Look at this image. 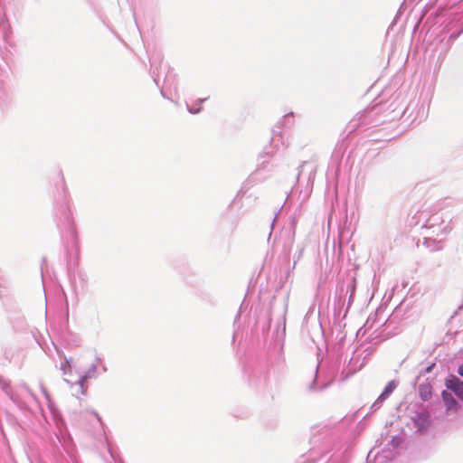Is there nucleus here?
<instances>
[{
    "label": "nucleus",
    "mask_w": 463,
    "mask_h": 463,
    "mask_svg": "<svg viewBox=\"0 0 463 463\" xmlns=\"http://www.w3.org/2000/svg\"><path fill=\"white\" fill-rule=\"evenodd\" d=\"M446 386L453 391L459 398L463 399V382L457 377L447 380Z\"/></svg>",
    "instance_id": "obj_1"
},
{
    "label": "nucleus",
    "mask_w": 463,
    "mask_h": 463,
    "mask_svg": "<svg viewBox=\"0 0 463 463\" xmlns=\"http://www.w3.org/2000/svg\"><path fill=\"white\" fill-rule=\"evenodd\" d=\"M442 399L447 407V410L453 411H458V404L457 401L454 399V397L449 392L443 391L442 392Z\"/></svg>",
    "instance_id": "obj_2"
},
{
    "label": "nucleus",
    "mask_w": 463,
    "mask_h": 463,
    "mask_svg": "<svg viewBox=\"0 0 463 463\" xmlns=\"http://www.w3.org/2000/svg\"><path fill=\"white\" fill-rule=\"evenodd\" d=\"M419 393L423 401H428L432 393V387L430 383H422L419 387Z\"/></svg>",
    "instance_id": "obj_3"
},
{
    "label": "nucleus",
    "mask_w": 463,
    "mask_h": 463,
    "mask_svg": "<svg viewBox=\"0 0 463 463\" xmlns=\"http://www.w3.org/2000/svg\"><path fill=\"white\" fill-rule=\"evenodd\" d=\"M395 386L396 385H395L394 382H390L386 385V387H385L384 391L383 392V393L381 394L380 398L383 399V398L387 397L394 390Z\"/></svg>",
    "instance_id": "obj_4"
},
{
    "label": "nucleus",
    "mask_w": 463,
    "mask_h": 463,
    "mask_svg": "<svg viewBox=\"0 0 463 463\" xmlns=\"http://www.w3.org/2000/svg\"><path fill=\"white\" fill-rule=\"evenodd\" d=\"M458 373L459 375L463 376V364L458 367Z\"/></svg>",
    "instance_id": "obj_5"
}]
</instances>
